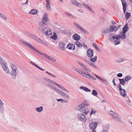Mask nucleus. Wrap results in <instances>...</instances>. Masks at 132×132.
<instances>
[{"label": "nucleus", "instance_id": "f257e3e1", "mask_svg": "<svg viewBox=\"0 0 132 132\" xmlns=\"http://www.w3.org/2000/svg\"><path fill=\"white\" fill-rule=\"evenodd\" d=\"M117 30V26L112 25L109 26V28H105L103 29L101 31V33L102 34L105 35L113 32L116 31Z\"/></svg>", "mask_w": 132, "mask_h": 132}, {"label": "nucleus", "instance_id": "f03ea898", "mask_svg": "<svg viewBox=\"0 0 132 132\" xmlns=\"http://www.w3.org/2000/svg\"><path fill=\"white\" fill-rule=\"evenodd\" d=\"M11 67L12 70L10 73V75L12 79H15L19 72L18 68L13 63L11 64Z\"/></svg>", "mask_w": 132, "mask_h": 132}, {"label": "nucleus", "instance_id": "7ed1b4c3", "mask_svg": "<svg viewBox=\"0 0 132 132\" xmlns=\"http://www.w3.org/2000/svg\"><path fill=\"white\" fill-rule=\"evenodd\" d=\"M109 113L110 115L112 117L115 121L119 123H121L122 122V119L120 115L116 113L113 111H110Z\"/></svg>", "mask_w": 132, "mask_h": 132}, {"label": "nucleus", "instance_id": "20e7f679", "mask_svg": "<svg viewBox=\"0 0 132 132\" xmlns=\"http://www.w3.org/2000/svg\"><path fill=\"white\" fill-rule=\"evenodd\" d=\"M26 34L27 35L33 38L34 39L36 40L37 42L41 43L43 45L45 43V42L44 41L41 40L39 37L34 35L28 32H26Z\"/></svg>", "mask_w": 132, "mask_h": 132}, {"label": "nucleus", "instance_id": "39448f33", "mask_svg": "<svg viewBox=\"0 0 132 132\" xmlns=\"http://www.w3.org/2000/svg\"><path fill=\"white\" fill-rule=\"evenodd\" d=\"M111 34H110L109 35V36H111ZM125 33L122 31L120 32V33L119 35H116L114 36H112V37L110 36L109 39L110 40H111L112 39H114L115 38H117V39L119 38L120 39V38H121V39H125Z\"/></svg>", "mask_w": 132, "mask_h": 132}, {"label": "nucleus", "instance_id": "423d86ee", "mask_svg": "<svg viewBox=\"0 0 132 132\" xmlns=\"http://www.w3.org/2000/svg\"><path fill=\"white\" fill-rule=\"evenodd\" d=\"M41 20L42 23L45 25H47L49 22V19L46 12L44 13Z\"/></svg>", "mask_w": 132, "mask_h": 132}, {"label": "nucleus", "instance_id": "0eeeda50", "mask_svg": "<svg viewBox=\"0 0 132 132\" xmlns=\"http://www.w3.org/2000/svg\"><path fill=\"white\" fill-rule=\"evenodd\" d=\"M0 64L3 70L8 68L6 62L0 56Z\"/></svg>", "mask_w": 132, "mask_h": 132}, {"label": "nucleus", "instance_id": "6e6552de", "mask_svg": "<svg viewBox=\"0 0 132 132\" xmlns=\"http://www.w3.org/2000/svg\"><path fill=\"white\" fill-rule=\"evenodd\" d=\"M42 32L47 35H52V34L51 30L48 27L44 28L42 30Z\"/></svg>", "mask_w": 132, "mask_h": 132}, {"label": "nucleus", "instance_id": "1a4fd4ad", "mask_svg": "<svg viewBox=\"0 0 132 132\" xmlns=\"http://www.w3.org/2000/svg\"><path fill=\"white\" fill-rule=\"evenodd\" d=\"M73 24L77 29H79L84 33H87L86 31L79 24L75 22H73Z\"/></svg>", "mask_w": 132, "mask_h": 132}, {"label": "nucleus", "instance_id": "9d476101", "mask_svg": "<svg viewBox=\"0 0 132 132\" xmlns=\"http://www.w3.org/2000/svg\"><path fill=\"white\" fill-rule=\"evenodd\" d=\"M89 105V104L86 101H84L78 106V108L80 109L79 111L82 110V109L86 107Z\"/></svg>", "mask_w": 132, "mask_h": 132}, {"label": "nucleus", "instance_id": "9b49d317", "mask_svg": "<svg viewBox=\"0 0 132 132\" xmlns=\"http://www.w3.org/2000/svg\"><path fill=\"white\" fill-rule=\"evenodd\" d=\"M56 92L58 93L60 95L62 96L65 98L69 99L70 98L68 94L59 89H58Z\"/></svg>", "mask_w": 132, "mask_h": 132}, {"label": "nucleus", "instance_id": "f8f14e48", "mask_svg": "<svg viewBox=\"0 0 132 132\" xmlns=\"http://www.w3.org/2000/svg\"><path fill=\"white\" fill-rule=\"evenodd\" d=\"M70 3L72 5L78 6L79 8H81L82 7L81 4L78 3L76 0H71Z\"/></svg>", "mask_w": 132, "mask_h": 132}, {"label": "nucleus", "instance_id": "ddd939ff", "mask_svg": "<svg viewBox=\"0 0 132 132\" xmlns=\"http://www.w3.org/2000/svg\"><path fill=\"white\" fill-rule=\"evenodd\" d=\"M97 125V122H92L89 124V127L91 129L93 130H94L96 128Z\"/></svg>", "mask_w": 132, "mask_h": 132}, {"label": "nucleus", "instance_id": "4468645a", "mask_svg": "<svg viewBox=\"0 0 132 132\" xmlns=\"http://www.w3.org/2000/svg\"><path fill=\"white\" fill-rule=\"evenodd\" d=\"M78 118L80 121L84 122H86V118L85 117V115L83 114H79L78 116Z\"/></svg>", "mask_w": 132, "mask_h": 132}, {"label": "nucleus", "instance_id": "2eb2a0df", "mask_svg": "<svg viewBox=\"0 0 132 132\" xmlns=\"http://www.w3.org/2000/svg\"><path fill=\"white\" fill-rule=\"evenodd\" d=\"M40 55H43V56L45 57L48 59L50 60L51 61L54 62H55L56 61V60L55 58L47 55L45 53H42V54H40Z\"/></svg>", "mask_w": 132, "mask_h": 132}, {"label": "nucleus", "instance_id": "dca6fc26", "mask_svg": "<svg viewBox=\"0 0 132 132\" xmlns=\"http://www.w3.org/2000/svg\"><path fill=\"white\" fill-rule=\"evenodd\" d=\"M87 54L88 56L90 58H92L94 54L93 50L91 49H89L87 51Z\"/></svg>", "mask_w": 132, "mask_h": 132}, {"label": "nucleus", "instance_id": "f3484780", "mask_svg": "<svg viewBox=\"0 0 132 132\" xmlns=\"http://www.w3.org/2000/svg\"><path fill=\"white\" fill-rule=\"evenodd\" d=\"M26 46H28L30 49L35 51H36L38 52L40 54H42V52L39 51L38 50H37L33 46L30 44L29 43H27V44H26Z\"/></svg>", "mask_w": 132, "mask_h": 132}, {"label": "nucleus", "instance_id": "a211bd4d", "mask_svg": "<svg viewBox=\"0 0 132 132\" xmlns=\"http://www.w3.org/2000/svg\"><path fill=\"white\" fill-rule=\"evenodd\" d=\"M66 48V45L65 43L61 42L59 44V48L61 50L63 51Z\"/></svg>", "mask_w": 132, "mask_h": 132}, {"label": "nucleus", "instance_id": "6ab92c4d", "mask_svg": "<svg viewBox=\"0 0 132 132\" xmlns=\"http://www.w3.org/2000/svg\"><path fill=\"white\" fill-rule=\"evenodd\" d=\"M46 7L47 9L48 10L52 11V9L51 8L50 1L49 0H46Z\"/></svg>", "mask_w": 132, "mask_h": 132}, {"label": "nucleus", "instance_id": "aec40b11", "mask_svg": "<svg viewBox=\"0 0 132 132\" xmlns=\"http://www.w3.org/2000/svg\"><path fill=\"white\" fill-rule=\"evenodd\" d=\"M82 5L85 7L88 10L90 11L92 13L94 14H95L94 11L93 10L92 8L88 6V5L84 3H82Z\"/></svg>", "mask_w": 132, "mask_h": 132}, {"label": "nucleus", "instance_id": "412c9836", "mask_svg": "<svg viewBox=\"0 0 132 132\" xmlns=\"http://www.w3.org/2000/svg\"><path fill=\"white\" fill-rule=\"evenodd\" d=\"M4 103L0 99V112L2 113H3L4 111Z\"/></svg>", "mask_w": 132, "mask_h": 132}, {"label": "nucleus", "instance_id": "4be33fe9", "mask_svg": "<svg viewBox=\"0 0 132 132\" xmlns=\"http://www.w3.org/2000/svg\"><path fill=\"white\" fill-rule=\"evenodd\" d=\"M80 36L77 34H75L72 36V38L76 41L80 40Z\"/></svg>", "mask_w": 132, "mask_h": 132}, {"label": "nucleus", "instance_id": "5701e85b", "mask_svg": "<svg viewBox=\"0 0 132 132\" xmlns=\"http://www.w3.org/2000/svg\"><path fill=\"white\" fill-rule=\"evenodd\" d=\"M67 48L70 50H74L75 48V46L74 44L69 43L67 46Z\"/></svg>", "mask_w": 132, "mask_h": 132}, {"label": "nucleus", "instance_id": "b1692460", "mask_svg": "<svg viewBox=\"0 0 132 132\" xmlns=\"http://www.w3.org/2000/svg\"><path fill=\"white\" fill-rule=\"evenodd\" d=\"M119 92L121 95L123 97H125L127 95L126 91L124 89H122L121 90L119 91Z\"/></svg>", "mask_w": 132, "mask_h": 132}, {"label": "nucleus", "instance_id": "393cba45", "mask_svg": "<svg viewBox=\"0 0 132 132\" xmlns=\"http://www.w3.org/2000/svg\"><path fill=\"white\" fill-rule=\"evenodd\" d=\"M47 86L50 87L52 89H53L54 91L57 92V91L58 90V89L56 87H55L53 85H52L49 84H47Z\"/></svg>", "mask_w": 132, "mask_h": 132}, {"label": "nucleus", "instance_id": "a878e982", "mask_svg": "<svg viewBox=\"0 0 132 132\" xmlns=\"http://www.w3.org/2000/svg\"><path fill=\"white\" fill-rule=\"evenodd\" d=\"M80 111L81 112L84 113L86 115L88 114L89 112V110L88 109L85 108L82 109V111H81V110Z\"/></svg>", "mask_w": 132, "mask_h": 132}, {"label": "nucleus", "instance_id": "bb28decb", "mask_svg": "<svg viewBox=\"0 0 132 132\" xmlns=\"http://www.w3.org/2000/svg\"><path fill=\"white\" fill-rule=\"evenodd\" d=\"M128 24L126 23L124 26L123 28V32L126 33L128 31Z\"/></svg>", "mask_w": 132, "mask_h": 132}, {"label": "nucleus", "instance_id": "cd10ccee", "mask_svg": "<svg viewBox=\"0 0 132 132\" xmlns=\"http://www.w3.org/2000/svg\"><path fill=\"white\" fill-rule=\"evenodd\" d=\"M65 14L68 17L76 19V17L70 13L65 12H64Z\"/></svg>", "mask_w": 132, "mask_h": 132}, {"label": "nucleus", "instance_id": "c85d7f7f", "mask_svg": "<svg viewBox=\"0 0 132 132\" xmlns=\"http://www.w3.org/2000/svg\"><path fill=\"white\" fill-rule=\"evenodd\" d=\"M80 88L82 90H83L85 91L88 92H90L91 91V90H90L88 88H87L85 87H84L83 86H81L80 87Z\"/></svg>", "mask_w": 132, "mask_h": 132}, {"label": "nucleus", "instance_id": "c756f323", "mask_svg": "<svg viewBox=\"0 0 132 132\" xmlns=\"http://www.w3.org/2000/svg\"><path fill=\"white\" fill-rule=\"evenodd\" d=\"M37 10L35 9H32L29 12V14L34 15L36 14L37 13Z\"/></svg>", "mask_w": 132, "mask_h": 132}, {"label": "nucleus", "instance_id": "7c9ffc66", "mask_svg": "<svg viewBox=\"0 0 132 132\" xmlns=\"http://www.w3.org/2000/svg\"><path fill=\"white\" fill-rule=\"evenodd\" d=\"M42 23H39L38 27V28L39 30H41L42 32V30L44 28V25Z\"/></svg>", "mask_w": 132, "mask_h": 132}, {"label": "nucleus", "instance_id": "2f4dec72", "mask_svg": "<svg viewBox=\"0 0 132 132\" xmlns=\"http://www.w3.org/2000/svg\"><path fill=\"white\" fill-rule=\"evenodd\" d=\"M81 67L84 69V70H83V71H87L88 72L90 71V69H89L87 66L84 64H83Z\"/></svg>", "mask_w": 132, "mask_h": 132}, {"label": "nucleus", "instance_id": "473e14b6", "mask_svg": "<svg viewBox=\"0 0 132 132\" xmlns=\"http://www.w3.org/2000/svg\"><path fill=\"white\" fill-rule=\"evenodd\" d=\"M43 110V108L42 106L37 107L36 108V111L39 112H41Z\"/></svg>", "mask_w": 132, "mask_h": 132}, {"label": "nucleus", "instance_id": "72a5a7b5", "mask_svg": "<svg viewBox=\"0 0 132 132\" xmlns=\"http://www.w3.org/2000/svg\"><path fill=\"white\" fill-rule=\"evenodd\" d=\"M57 86L59 87L61 89V90H64L65 91V92H66L68 93H69V92L68 90H66L64 87L62 86L61 85L58 84Z\"/></svg>", "mask_w": 132, "mask_h": 132}, {"label": "nucleus", "instance_id": "f704fd0d", "mask_svg": "<svg viewBox=\"0 0 132 132\" xmlns=\"http://www.w3.org/2000/svg\"><path fill=\"white\" fill-rule=\"evenodd\" d=\"M51 38L52 39L56 40L57 39V36L55 32H54L53 34L51 36Z\"/></svg>", "mask_w": 132, "mask_h": 132}, {"label": "nucleus", "instance_id": "c9c22d12", "mask_svg": "<svg viewBox=\"0 0 132 132\" xmlns=\"http://www.w3.org/2000/svg\"><path fill=\"white\" fill-rule=\"evenodd\" d=\"M114 39H116L114 42V44L115 45H118L120 43V40L119 38L117 39V38H115Z\"/></svg>", "mask_w": 132, "mask_h": 132}, {"label": "nucleus", "instance_id": "e433bc0d", "mask_svg": "<svg viewBox=\"0 0 132 132\" xmlns=\"http://www.w3.org/2000/svg\"><path fill=\"white\" fill-rule=\"evenodd\" d=\"M0 18L4 20H6L7 19V18L3 14L0 12Z\"/></svg>", "mask_w": 132, "mask_h": 132}, {"label": "nucleus", "instance_id": "4c0bfd02", "mask_svg": "<svg viewBox=\"0 0 132 132\" xmlns=\"http://www.w3.org/2000/svg\"><path fill=\"white\" fill-rule=\"evenodd\" d=\"M120 81V83L122 85H124L125 83V81L124 79H119Z\"/></svg>", "mask_w": 132, "mask_h": 132}, {"label": "nucleus", "instance_id": "58836bf2", "mask_svg": "<svg viewBox=\"0 0 132 132\" xmlns=\"http://www.w3.org/2000/svg\"><path fill=\"white\" fill-rule=\"evenodd\" d=\"M130 14L129 13L127 12L125 15V18L126 20H128L130 16Z\"/></svg>", "mask_w": 132, "mask_h": 132}, {"label": "nucleus", "instance_id": "ea45409f", "mask_svg": "<svg viewBox=\"0 0 132 132\" xmlns=\"http://www.w3.org/2000/svg\"><path fill=\"white\" fill-rule=\"evenodd\" d=\"M109 127V126L108 124H105L103 126V130L108 131Z\"/></svg>", "mask_w": 132, "mask_h": 132}, {"label": "nucleus", "instance_id": "a19ab883", "mask_svg": "<svg viewBox=\"0 0 132 132\" xmlns=\"http://www.w3.org/2000/svg\"><path fill=\"white\" fill-rule=\"evenodd\" d=\"M75 44L78 47H80L82 46V44L80 42H78V40L76 41L75 43Z\"/></svg>", "mask_w": 132, "mask_h": 132}, {"label": "nucleus", "instance_id": "79ce46f5", "mask_svg": "<svg viewBox=\"0 0 132 132\" xmlns=\"http://www.w3.org/2000/svg\"><path fill=\"white\" fill-rule=\"evenodd\" d=\"M30 63H31L32 64L34 65L37 68H38L39 69L42 71H44V70H45L43 69L42 68H41L40 67H38L37 65L35 63L33 62L32 61H30Z\"/></svg>", "mask_w": 132, "mask_h": 132}, {"label": "nucleus", "instance_id": "37998d69", "mask_svg": "<svg viewBox=\"0 0 132 132\" xmlns=\"http://www.w3.org/2000/svg\"><path fill=\"white\" fill-rule=\"evenodd\" d=\"M132 77L130 75L126 77L125 78V80L126 81H127L131 79Z\"/></svg>", "mask_w": 132, "mask_h": 132}, {"label": "nucleus", "instance_id": "c03bdc74", "mask_svg": "<svg viewBox=\"0 0 132 132\" xmlns=\"http://www.w3.org/2000/svg\"><path fill=\"white\" fill-rule=\"evenodd\" d=\"M92 94L93 95L96 96L98 94V93L96 90L94 89L93 90Z\"/></svg>", "mask_w": 132, "mask_h": 132}, {"label": "nucleus", "instance_id": "a18cd8bd", "mask_svg": "<svg viewBox=\"0 0 132 132\" xmlns=\"http://www.w3.org/2000/svg\"><path fill=\"white\" fill-rule=\"evenodd\" d=\"M123 7H127V4L126 1L125 0H123L121 1Z\"/></svg>", "mask_w": 132, "mask_h": 132}, {"label": "nucleus", "instance_id": "49530a36", "mask_svg": "<svg viewBox=\"0 0 132 132\" xmlns=\"http://www.w3.org/2000/svg\"><path fill=\"white\" fill-rule=\"evenodd\" d=\"M97 59V57L96 56H95V57L93 58H90V60L93 62L94 63L96 61Z\"/></svg>", "mask_w": 132, "mask_h": 132}, {"label": "nucleus", "instance_id": "de8ad7c7", "mask_svg": "<svg viewBox=\"0 0 132 132\" xmlns=\"http://www.w3.org/2000/svg\"><path fill=\"white\" fill-rule=\"evenodd\" d=\"M3 70L5 72L6 74H9L10 73V70L9 68H7V69H5Z\"/></svg>", "mask_w": 132, "mask_h": 132}, {"label": "nucleus", "instance_id": "09e8293b", "mask_svg": "<svg viewBox=\"0 0 132 132\" xmlns=\"http://www.w3.org/2000/svg\"><path fill=\"white\" fill-rule=\"evenodd\" d=\"M101 80L106 84L108 85L109 84V82L107 81L102 78Z\"/></svg>", "mask_w": 132, "mask_h": 132}, {"label": "nucleus", "instance_id": "8fccbe9b", "mask_svg": "<svg viewBox=\"0 0 132 132\" xmlns=\"http://www.w3.org/2000/svg\"><path fill=\"white\" fill-rule=\"evenodd\" d=\"M96 112V111L95 110L91 109V112L90 113V115H91L93 114H95Z\"/></svg>", "mask_w": 132, "mask_h": 132}, {"label": "nucleus", "instance_id": "3c124183", "mask_svg": "<svg viewBox=\"0 0 132 132\" xmlns=\"http://www.w3.org/2000/svg\"><path fill=\"white\" fill-rule=\"evenodd\" d=\"M93 45L94 47L98 51L99 50V49L98 47L97 46L96 44L94 43L93 44Z\"/></svg>", "mask_w": 132, "mask_h": 132}, {"label": "nucleus", "instance_id": "603ef678", "mask_svg": "<svg viewBox=\"0 0 132 132\" xmlns=\"http://www.w3.org/2000/svg\"><path fill=\"white\" fill-rule=\"evenodd\" d=\"M125 60L123 59H119L116 61L118 62H121L124 61Z\"/></svg>", "mask_w": 132, "mask_h": 132}, {"label": "nucleus", "instance_id": "864d4df0", "mask_svg": "<svg viewBox=\"0 0 132 132\" xmlns=\"http://www.w3.org/2000/svg\"><path fill=\"white\" fill-rule=\"evenodd\" d=\"M50 83H51V84H52L53 85L55 84V85H56L57 86L58 85V84H57L55 82V81H54L52 80H50Z\"/></svg>", "mask_w": 132, "mask_h": 132}, {"label": "nucleus", "instance_id": "5fc2aeb1", "mask_svg": "<svg viewBox=\"0 0 132 132\" xmlns=\"http://www.w3.org/2000/svg\"><path fill=\"white\" fill-rule=\"evenodd\" d=\"M80 74L82 76H83L87 78H88V77H87V76H86V74L85 73V72L84 73H83L82 72Z\"/></svg>", "mask_w": 132, "mask_h": 132}, {"label": "nucleus", "instance_id": "6e6d98bb", "mask_svg": "<svg viewBox=\"0 0 132 132\" xmlns=\"http://www.w3.org/2000/svg\"><path fill=\"white\" fill-rule=\"evenodd\" d=\"M89 65H91V66H92L94 68H97L96 67L95 65V64H94L93 63L91 62L90 63V64H89Z\"/></svg>", "mask_w": 132, "mask_h": 132}, {"label": "nucleus", "instance_id": "4d7b16f0", "mask_svg": "<svg viewBox=\"0 0 132 132\" xmlns=\"http://www.w3.org/2000/svg\"><path fill=\"white\" fill-rule=\"evenodd\" d=\"M20 42L22 43L23 45H26V44L27 43V42H25L24 41H23V40H20Z\"/></svg>", "mask_w": 132, "mask_h": 132}, {"label": "nucleus", "instance_id": "13d9d810", "mask_svg": "<svg viewBox=\"0 0 132 132\" xmlns=\"http://www.w3.org/2000/svg\"><path fill=\"white\" fill-rule=\"evenodd\" d=\"M46 73H47L49 75H50V76H51L53 77H56L54 75L48 72V71H46Z\"/></svg>", "mask_w": 132, "mask_h": 132}, {"label": "nucleus", "instance_id": "bf43d9fd", "mask_svg": "<svg viewBox=\"0 0 132 132\" xmlns=\"http://www.w3.org/2000/svg\"><path fill=\"white\" fill-rule=\"evenodd\" d=\"M117 76L119 77H121L122 76V74L121 73H119L117 74Z\"/></svg>", "mask_w": 132, "mask_h": 132}, {"label": "nucleus", "instance_id": "052dcab7", "mask_svg": "<svg viewBox=\"0 0 132 132\" xmlns=\"http://www.w3.org/2000/svg\"><path fill=\"white\" fill-rule=\"evenodd\" d=\"M44 79L45 81L50 83V79L46 78H44Z\"/></svg>", "mask_w": 132, "mask_h": 132}, {"label": "nucleus", "instance_id": "680f3d73", "mask_svg": "<svg viewBox=\"0 0 132 132\" xmlns=\"http://www.w3.org/2000/svg\"><path fill=\"white\" fill-rule=\"evenodd\" d=\"M118 87L119 89V91L121 90L122 89V87L120 84H119L118 86Z\"/></svg>", "mask_w": 132, "mask_h": 132}, {"label": "nucleus", "instance_id": "e2e57ef3", "mask_svg": "<svg viewBox=\"0 0 132 132\" xmlns=\"http://www.w3.org/2000/svg\"><path fill=\"white\" fill-rule=\"evenodd\" d=\"M76 71L80 74L81 73V72H82L80 70H79L78 69H76Z\"/></svg>", "mask_w": 132, "mask_h": 132}, {"label": "nucleus", "instance_id": "0e129e2a", "mask_svg": "<svg viewBox=\"0 0 132 132\" xmlns=\"http://www.w3.org/2000/svg\"><path fill=\"white\" fill-rule=\"evenodd\" d=\"M95 76L97 78L99 79L100 80H101L102 78H101V77H100L99 76H97V75H96V74H95Z\"/></svg>", "mask_w": 132, "mask_h": 132}, {"label": "nucleus", "instance_id": "69168bd1", "mask_svg": "<svg viewBox=\"0 0 132 132\" xmlns=\"http://www.w3.org/2000/svg\"><path fill=\"white\" fill-rule=\"evenodd\" d=\"M123 12L124 13H125L126 10V7H123Z\"/></svg>", "mask_w": 132, "mask_h": 132}, {"label": "nucleus", "instance_id": "338daca9", "mask_svg": "<svg viewBox=\"0 0 132 132\" xmlns=\"http://www.w3.org/2000/svg\"><path fill=\"white\" fill-rule=\"evenodd\" d=\"M85 73L86 74V76H88L89 77L91 75L88 72H85Z\"/></svg>", "mask_w": 132, "mask_h": 132}, {"label": "nucleus", "instance_id": "774afa93", "mask_svg": "<svg viewBox=\"0 0 132 132\" xmlns=\"http://www.w3.org/2000/svg\"><path fill=\"white\" fill-rule=\"evenodd\" d=\"M89 77H90V78H92V79H93L94 80H96V78L91 75H90V76H89Z\"/></svg>", "mask_w": 132, "mask_h": 132}]
</instances>
